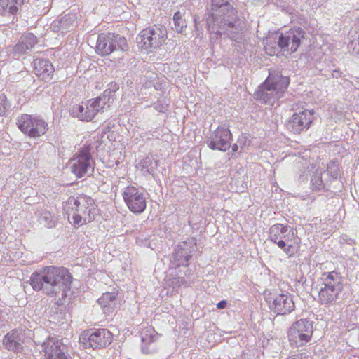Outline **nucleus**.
Listing matches in <instances>:
<instances>
[{
    "mask_svg": "<svg viewBox=\"0 0 359 359\" xmlns=\"http://www.w3.org/2000/svg\"><path fill=\"white\" fill-rule=\"evenodd\" d=\"M205 18L211 40L216 41L222 36L235 41L243 39V26L230 0H211Z\"/></svg>",
    "mask_w": 359,
    "mask_h": 359,
    "instance_id": "obj_1",
    "label": "nucleus"
},
{
    "mask_svg": "<svg viewBox=\"0 0 359 359\" xmlns=\"http://www.w3.org/2000/svg\"><path fill=\"white\" fill-rule=\"evenodd\" d=\"M30 280L34 290H42L50 297L56 296L62 292V296L64 297L70 289L72 276L66 268L49 266L39 272H34Z\"/></svg>",
    "mask_w": 359,
    "mask_h": 359,
    "instance_id": "obj_2",
    "label": "nucleus"
},
{
    "mask_svg": "<svg viewBox=\"0 0 359 359\" xmlns=\"http://www.w3.org/2000/svg\"><path fill=\"white\" fill-rule=\"evenodd\" d=\"M305 32L301 27H294L285 33L275 34L266 38L264 49L270 55L291 54L295 52L304 39Z\"/></svg>",
    "mask_w": 359,
    "mask_h": 359,
    "instance_id": "obj_3",
    "label": "nucleus"
},
{
    "mask_svg": "<svg viewBox=\"0 0 359 359\" xmlns=\"http://www.w3.org/2000/svg\"><path fill=\"white\" fill-rule=\"evenodd\" d=\"M318 300L323 305L330 306L337 303L343 289L342 277L335 271L324 272L320 277Z\"/></svg>",
    "mask_w": 359,
    "mask_h": 359,
    "instance_id": "obj_4",
    "label": "nucleus"
},
{
    "mask_svg": "<svg viewBox=\"0 0 359 359\" xmlns=\"http://www.w3.org/2000/svg\"><path fill=\"white\" fill-rule=\"evenodd\" d=\"M95 208L96 205L94 200L85 194L71 196L65 204V209L67 211L71 209L75 212L73 215L75 225H81L93 221L94 219L93 211Z\"/></svg>",
    "mask_w": 359,
    "mask_h": 359,
    "instance_id": "obj_5",
    "label": "nucleus"
},
{
    "mask_svg": "<svg viewBox=\"0 0 359 359\" xmlns=\"http://www.w3.org/2000/svg\"><path fill=\"white\" fill-rule=\"evenodd\" d=\"M167 39V30L156 25L141 31L137 41L139 47L147 53H152L161 47Z\"/></svg>",
    "mask_w": 359,
    "mask_h": 359,
    "instance_id": "obj_6",
    "label": "nucleus"
},
{
    "mask_svg": "<svg viewBox=\"0 0 359 359\" xmlns=\"http://www.w3.org/2000/svg\"><path fill=\"white\" fill-rule=\"evenodd\" d=\"M128 48L125 37L114 33H102L98 35L95 51L102 56H107L115 51H126Z\"/></svg>",
    "mask_w": 359,
    "mask_h": 359,
    "instance_id": "obj_7",
    "label": "nucleus"
},
{
    "mask_svg": "<svg viewBox=\"0 0 359 359\" xmlns=\"http://www.w3.org/2000/svg\"><path fill=\"white\" fill-rule=\"evenodd\" d=\"M90 150V145L85 146L69 161L72 172L79 178L90 176L94 171V161Z\"/></svg>",
    "mask_w": 359,
    "mask_h": 359,
    "instance_id": "obj_8",
    "label": "nucleus"
},
{
    "mask_svg": "<svg viewBox=\"0 0 359 359\" xmlns=\"http://www.w3.org/2000/svg\"><path fill=\"white\" fill-rule=\"evenodd\" d=\"M313 332V322L300 319L289 328L287 337L292 346L300 347L311 340Z\"/></svg>",
    "mask_w": 359,
    "mask_h": 359,
    "instance_id": "obj_9",
    "label": "nucleus"
},
{
    "mask_svg": "<svg viewBox=\"0 0 359 359\" xmlns=\"http://www.w3.org/2000/svg\"><path fill=\"white\" fill-rule=\"evenodd\" d=\"M19 129L30 137L36 138L44 135L48 130V123L41 118L23 114L18 119Z\"/></svg>",
    "mask_w": 359,
    "mask_h": 359,
    "instance_id": "obj_10",
    "label": "nucleus"
},
{
    "mask_svg": "<svg viewBox=\"0 0 359 359\" xmlns=\"http://www.w3.org/2000/svg\"><path fill=\"white\" fill-rule=\"evenodd\" d=\"M196 250V239L189 238L180 243L171 258L172 267L187 266L188 261L192 257V254Z\"/></svg>",
    "mask_w": 359,
    "mask_h": 359,
    "instance_id": "obj_11",
    "label": "nucleus"
},
{
    "mask_svg": "<svg viewBox=\"0 0 359 359\" xmlns=\"http://www.w3.org/2000/svg\"><path fill=\"white\" fill-rule=\"evenodd\" d=\"M269 307L277 315H286L294 311L295 305L292 296L287 293L271 294Z\"/></svg>",
    "mask_w": 359,
    "mask_h": 359,
    "instance_id": "obj_12",
    "label": "nucleus"
},
{
    "mask_svg": "<svg viewBox=\"0 0 359 359\" xmlns=\"http://www.w3.org/2000/svg\"><path fill=\"white\" fill-rule=\"evenodd\" d=\"M118 89V87L115 84L113 89H107L100 96L89 100V107L91 111H88V115L86 116L93 118L97 113H102L108 110L111 103L114 100V93Z\"/></svg>",
    "mask_w": 359,
    "mask_h": 359,
    "instance_id": "obj_13",
    "label": "nucleus"
},
{
    "mask_svg": "<svg viewBox=\"0 0 359 359\" xmlns=\"http://www.w3.org/2000/svg\"><path fill=\"white\" fill-rule=\"evenodd\" d=\"M231 137L232 134L229 128L221 126L210 135L206 143L212 150L226 151L231 147Z\"/></svg>",
    "mask_w": 359,
    "mask_h": 359,
    "instance_id": "obj_14",
    "label": "nucleus"
},
{
    "mask_svg": "<svg viewBox=\"0 0 359 359\" xmlns=\"http://www.w3.org/2000/svg\"><path fill=\"white\" fill-rule=\"evenodd\" d=\"M83 344L93 349L102 348L109 346L113 339L111 333L107 329L88 330L83 334Z\"/></svg>",
    "mask_w": 359,
    "mask_h": 359,
    "instance_id": "obj_15",
    "label": "nucleus"
},
{
    "mask_svg": "<svg viewBox=\"0 0 359 359\" xmlns=\"http://www.w3.org/2000/svg\"><path fill=\"white\" fill-rule=\"evenodd\" d=\"M123 197L129 210L133 213H142L146 208V198L142 192L135 187H128Z\"/></svg>",
    "mask_w": 359,
    "mask_h": 359,
    "instance_id": "obj_16",
    "label": "nucleus"
},
{
    "mask_svg": "<svg viewBox=\"0 0 359 359\" xmlns=\"http://www.w3.org/2000/svg\"><path fill=\"white\" fill-rule=\"evenodd\" d=\"M295 233L287 224H276L269 229V239L278 247H284L285 242H292Z\"/></svg>",
    "mask_w": 359,
    "mask_h": 359,
    "instance_id": "obj_17",
    "label": "nucleus"
},
{
    "mask_svg": "<svg viewBox=\"0 0 359 359\" xmlns=\"http://www.w3.org/2000/svg\"><path fill=\"white\" fill-rule=\"evenodd\" d=\"M313 118V111L304 110L294 113L286 123V127L294 133H300L304 129L309 128Z\"/></svg>",
    "mask_w": 359,
    "mask_h": 359,
    "instance_id": "obj_18",
    "label": "nucleus"
},
{
    "mask_svg": "<svg viewBox=\"0 0 359 359\" xmlns=\"http://www.w3.org/2000/svg\"><path fill=\"white\" fill-rule=\"evenodd\" d=\"M46 355L49 359H69L68 348L60 340L49 339L43 343Z\"/></svg>",
    "mask_w": 359,
    "mask_h": 359,
    "instance_id": "obj_19",
    "label": "nucleus"
},
{
    "mask_svg": "<svg viewBox=\"0 0 359 359\" xmlns=\"http://www.w3.org/2000/svg\"><path fill=\"white\" fill-rule=\"evenodd\" d=\"M158 334L152 327H147L141 332V350L144 354L152 355L158 351L157 340Z\"/></svg>",
    "mask_w": 359,
    "mask_h": 359,
    "instance_id": "obj_20",
    "label": "nucleus"
},
{
    "mask_svg": "<svg viewBox=\"0 0 359 359\" xmlns=\"http://www.w3.org/2000/svg\"><path fill=\"white\" fill-rule=\"evenodd\" d=\"M25 1L27 0H0V15L13 22Z\"/></svg>",
    "mask_w": 359,
    "mask_h": 359,
    "instance_id": "obj_21",
    "label": "nucleus"
},
{
    "mask_svg": "<svg viewBox=\"0 0 359 359\" xmlns=\"http://www.w3.org/2000/svg\"><path fill=\"white\" fill-rule=\"evenodd\" d=\"M35 74L44 81H48L54 72V67L48 59H35L33 62Z\"/></svg>",
    "mask_w": 359,
    "mask_h": 359,
    "instance_id": "obj_22",
    "label": "nucleus"
},
{
    "mask_svg": "<svg viewBox=\"0 0 359 359\" xmlns=\"http://www.w3.org/2000/svg\"><path fill=\"white\" fill-rule=\"evenodd\" d=\"M36 43V37L32 33H27L20 38L18 42L13 48V53L15 55L26 54Z\"/></svg>",
    "mask_w": 359,
    "mask_h": 359,
    "instance_id": "obj_23",
    "label": "nucleus"
},
{
    "mask_svg": "<svg viewBox=\"0 0 359 359\" xmlns=\"http://www.w3.org/2000/svg\"><path fill=\"white\" fill-rule=\"evenodd\" d=\"M269 81L270 86L275 90L280 97L287 90L290 83L288 76H283L280 72L269 74L268 78L265 80Z\"/></svg>",
    "mask_w": 359,
    "mask_h": 359,
    "instance_id": "obj_24",
    "label": "nucleus"
},
{
    "mask_svg": "<svg viewBox=\"0 0 359 359\" xmlns=\"http://www.w3.org/2000/svg\"><path fill=\"white\" fill-rule=\"evenodd\" d=\"M256 96L257 100H260L264 103L271 104L280 97L270 86L269 81H266L259 87L256 92Z\"/></svg>",
    "mask_w": 359,
    "mask_h": 359,
    "instance_id": "obj_25",
    "label": "nucleus"
},
{
    "mask_svg": "<svg viewBox=\"0 0 359 359\" xmlns=\"http://www.w3.org/2000/svg\"><path fill=\"white\" fill-rule=\"evenodd\" d=\"M189 18V13L184 8L175 12L173 15L174 27L172 28L178 33H184L187 26V21Z\"/></svg>",
    "mask_w": 359,
    "mask_h": 359,
    "instance_id": "obj_26",
    "label": "nucleus"
},
{
    "mask_svg": "<svg viewBox=\"0 0 359 359\" xmlns=\"http://www.w3.org/2000/svg\"><path fill=\"white\" fill-rule=\"evenodd\" d=\"M19 337L15 331L8 332L4 338L3 344L5 348L9 351L19 352L22 346L19 342Z\"/></svg>",
    "mask_w": 359,
    "mask_h": 359,
    "instance_id": "obj_27",
    "label": "nucleus"
},
{
    "mask_svg": "<svg viewBox=\"0 0 359 359\" xmlns=\"http://www.w3.org/2000/svg\"><path fill=\"white\" fill-rule=\"evenodd\" d=\"M36 215L39 217L40 222L43 223L44 226L48 228H53L55 226L57 218L50 211L42 208L38 209L36 212Z\"/></svg>",
    "mask_w": 359,
    "mask_h": 359,
    "instance_id": "obj_28",
    "label": "nucleus"
},
{
    "mask_svg": "<svg viewBox=\"0 0 359 359\" xmlns=\"http://www.w3.org/2000/svg\"><path fill=\"white\" fill-rule=\"evenodd\" d=\"M323 173L316 171L313 173L311 179V188L313 191H322L330 190L329 185L322 177Z\"/></svg>",
    "mask_w": 359,
    "mask_h": 359,
    "instance_id": "obj_29",
    "label": "nucleus"
},
{
    "mask_svg": "<svg viewBox=\"0 0 359 359\" xmlns=\"http://www.w3.org/2000/svg\"><path fill=\"white\" fill-rule=\"evenodd\" d=\"M88 111H91L89 107V103L87 102L86 107L83 105H74L73 106L69 112L73 117H76L79 120L83 121H90L93 118H89L86 116L88 115Z\"/></svg>",
    "mask_w": 359,
    "mask_h": 359,
    "instance_id": "obj_30",
    "label": "nucleus"
},
{
    "mask_svg": "<svg viewBox=\"0 0 359 359\" xmlns=\"http://www.w3.org/2000/svg\"><path fill=\"white\" fill-rule=\"evenodd\" d=\"M348 331L350 333L347 339L350 346L353 348H359V328L353 324V327L348 329Z\"/></svg>",
    "mask_w": 359,
    "mask_h": 359,
    "instance_id": "obj_31",
    "label": "nucleus"
},
{
    "mask_svg": "<svg viewBox=\"0 0 359 359\" xmlns=\"http://www.w3.org/2000/svg\"><path fill=\"white\" fill-rule=\"evenodd\" d=\"M154 163H156V162L154 161L153 157L151 156H147L140 161L139 167L142 172L151 174L154 171Z\"/></svg>",
    "mask_w": 359,
    "mask_h": 359,
    "instance_id": "obj_32",
    "label": "nucleus"
},
{
    "mask_svg": "<svg viewBox=\"0 0 359 359\" xmlns=\"http://www.w3.org/2000/svg\"><path fill=\"white\" fill-rule=\"evenodd\" d=\"M327 174L333 179H337L341 175L339 163L337 161H330L327 167Z\"/></svg>",
    "mask_w": 359,
    "mask_h": 359,
    "instance_id": "obj_33",
    "label": "nucleus"
},
{
    "mask_svg": "<svg viewBox=\"0 0 359 359\" xmlns=\"http://www.w3.org/2000/svg\"><path fill=\"white\" fill-rule=\"evenodd\" d=\"M116 299V294L114 292H106L98 299V304L102 307L106 308L110 306Z\"/></svg>",
    "mask_w": 359,
    "mask_h": 359,
    "instance_id": "obj_34",
    "label": "nucleus"
},
{
    "mask_svg": "<svg viewBox=\"0 0 359 359\" xmlns=\"http://www.w3.org/2000/svg\"><path fill=\"white\" fill-rule=\"evenodd\" d=\"M11 105L4 94L0 95V116H5L10 109Z\"/></svg>",
    "mask_w": 359,
    "mask_h": 359,
    "instance_id": "obj_35",
    "label": "nucleus"
},
{
    "mask_svg": "<svg viewBox=\"0 0 359 359\" xmlns=\"http://www.w3.org/2000/svg\"><path fill=\"white\" fill-rule=\"evenodd\" d=\"M154 108L160 113H165L168 111L169 104L166 102L165 98L158 99V100L153 104Z\"/></svg>",
    "mask_w": 359,
    "mask_h": 359,
    "instance_id": "obj_36",
    "label": "nucleus"
},
{
    "mask_svg": "<svg viewBox=\"0 0 359 359\" xmlns=\"http://www.w3.org/2000/svg\"><path fill=\"white\" fill-rule=\"evenodd\" d=\"M74 22V17L65 15L60 19L59 24L61 29H67L70 28Z\"/></svg>",
    "mask_w": 359,
    "mask_h": 359,
    "instance_id": "obj_37",
    "label": "nucleus"
},
{
    "mask_svg": "<svg viewBox=\"0 0 359 359\" xmlns=\"http://www.w3.org/2000/svg\"><path fill=\"white\" fill-rule=\"evenodd\" d=\"M288 256L292 257L295 254V250L291 242H285L284 247H279Z\"/></svg>",
    "mask_w": 359,
    "mask_h": 359,
    "instance_id": "obj_38",
    "label": "nucleus"
},
{
    "mask_svg": "<svg viewBox=\"0 0 359 359\" xmlns=\"http://www.w3.org/2000/svg\"><path fill=\"white\" fill-rule=\"evenodd\" d=\"M184 282L182 278L176 277L168 280V285L173 289H177Z\"/></svg>",
    "mask_w": 359,
    "mask_h": 359,
    "instance_id": "obj_39",
    "label": "nucleus"
},
{
    "mask_svg": "<svg viewBox=\"0 0 359 359\" xmlns=\"http://www.w3.org/2000/svg\"><path fill=\"white\" fill-rule=\"evenodd\" d=\"M226 304H227V303H226V300H222L217 303V307L219 309H222L226 306Z\"/></svg>",
    "mask_w": 359,
    "mask_h": 359,
    "instance_id": "obj_40",
    "label": "nucleus"
},
{
    "mask_svg": "<svg viewBox=\"0 0 359 359\" xmlns=\"http://www.w3.org/2000/svg\"><path fill=\"white\" fill-rule=\"evenodd\" d=\"M341 72L339 69H334L332 73V76L334 78H339L341 76Z\"/></svg>",
    "mask_w": 359,
    "mask_h": 359,
    "instance_id": "obj_41",
    "label": "nucleus"
},
{
    "mask_svg": "<svg viewBox=\"0 0 359 359\" xmlns=\"http://www.w3.org/2000/svg\"><path fill=\"white\" fill-rule=\"evenodd\" d=\"M357 42H358V45L357 53H358V52H359V40L357 41ZM355 45H356V41H355V40L352 41L351 43V46H354V47H353L354 49L356 48V46Z\"/></svg>",
    "mask_w": 359,
    "mask_h": 359,
    "instance_id": "obj_42",
    "label": "nucleus"
},
{
    "mask_svg": "<svg viewBox=\"0 0 359 359\" xmlns=\"http://www.w3.org/2000/svg\"><path fill=\"white\" fill-rule=\"evenodd\" d=\"M287 359H303L302 355H295L293 356H290Z\"/></svg>",
    "mask_w": 359,
    "mask_h": 359,
    "instance_id": "obj_43",
    "label": "nucleus"
},
{
    "mask_svg": "<svg viewBox=\"0 0 359 359\" xmlns=\"http://www.w3.org/2000/svg\"><path fill=\"white\" fill-rule=\"evenodd\" d=\"M194 26H195L196 29L198 30V22H197V19H196V16L194 18Z\"/></svg>",
    "mask_w": 359,
    "mask_h": 359,
    "instance_id": "obj_44",
    "label": "nucleus"
},
{
    "mask_svg": "<svg viewBox=\"0 0 359 359\" xmlns=\"http://www.w3.org/2000/svg\"><path fill=\"white\" fill-rule=\"evenodd\" d=\"M238 150V146L236 144H234L233 146H232V151L236 152Z\"/></svg>",
    "mask_w": 359,
    "mask_h": 359,
    "instance_id": "obj_45",
    "label": "nucleus"
}]
</instances>
